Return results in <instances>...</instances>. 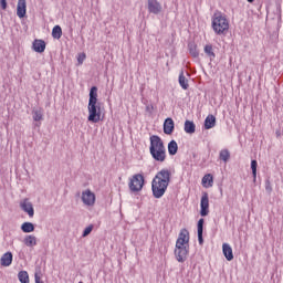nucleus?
Wrapping results in <instances>:
<instances>
[{
  "label": "nucleus",
  "instance_id": "1",
  "mask_svg": "<svg viewBox=\"0 0 283 283\" xmlns=\"http://www.w3.org/2000/svg\"><path fill=\"white\" fill-rule=\"evenodd\" d=\"M169 182H171V171L165 168L158 171L151 181V191L154 198H163L167 192Z\"/></svg>",
  "mask_w": 283,
  "mask_h": 283
},
{
  "label": "nucleus",
  "instance_id": "2",
  "mask_svg": "<svg viewBox=\"0 0 283 283\" xmlns=\"http://www.w3.org/2000/svg\"><path fill=\"white\" fill-rule=\"evenodd\" d=\"M88 117L90 123L101 120V103H98V87L92 86L88 94Z\"/></svg>",
  "mask_w": 283,
  "mask_h": 283
},
{
  "label": "nucleus",
  "instance_id": "3",
  "mask_svg": "<svg viewBox=\"0 0 283 283\" xmlns=\"http://www.w3.org/2000/svg\"><path fill=\"white\" fill-rule=\"evenodd\" d=\"M149 151L154 160L157 163H165L167 158V150L165 148V143L158 135L150 136V147Z\"/></svg>",
  "mask_w": 283,
  "mask_h": 283
},
{
  "label": "nucleus",
  "instance_id": "4",
  "mask_svg": "<svg viewBox=\"0 0 283 283\" xmlns=\"http://www.w3.org/2000/svg\"><path fill=\"white\" fill-rule=\"evenodd\" d=\"M212 30L219 35L229 32V20L227 17L220 12L214 13L212 17Z\"/></svg>",
  "mask_w": 283,
  "mask_h": 283
},
{
  "label": "nucleus",
  "instance_id": "5",
  "mask_svg": "<svg viewBox=\"0 0 283 283\" xmlns=\"http://www.w3.org/2000/svg\"><path fill=\"white\" fill-rule=\"evenodd\" d=\"M128 187L133 193H137L138 191H143V187H145V177L143 174H136L132 177Z\"/></svg>",
  "mask_w": 283,
  "mask_h": 283
},
{
  "label": "nucleus",
  "instance_id": "6",
  "mask_svg": "<svg viewBox=\"0 0 283 283\" xmlns=\"http://www.w3.org/2000/svg\"><path fill=\"white\" fill-rule=\"evenodd\" d=\"M176 260L179 262H186L187 255H189V245H179L175 249Z\"/></svg>",
  "mask_w": 283,
  "mask_h": 283
},
{
  "label": "nucleus",
  "instance_id": "7",
  "mask_svg": "<svg viewBox=\"0 0 283 283\" xmlns=\"http://www.w3.org/2000/svg\"><path fill=\"white\" fill-rule=\"evenodd\" d=\"M20 209L28 213L29 218H34V206L30 202V199H23L20 202Z\"/></svg>",
  "mask_w": 283,
  "mask_h": 283
},
{
  "label": "nucleus",
  "instance_id": "8",
  "mask_svg": "<svg viewBox=\"0 0 283 283\" xmlns=\"http://www.w3.org/2000/svg\"><path fill=\"white\" fill-rule=\"evenodd\" d=\"M176 247H189V230L185 228L180 230Z\"/></svg>",
  "mask_w": 283,
  "mask_h": 283
},
{
  "label": "nucleus",
  "instance_id": "9",
  "mask_svg": "<svg viewBox=\"0 0 283 283\" xmlns=\"http://www.w3.org/2000/svg\"><path fill=\"white\" fill-rule=\"evenodd\" d=\"M200 207H201L200 216H202V218L209 216V193L207 192L202 193Z\"/></svg>",
  "mask_w": 283,
  "mask_h": 283
},
{
  "label": "nucleus",
  "instance_id": "10",
  "mask_svg": "<svg viewBox=\"0 0 283 283\" xmlns=\"http://www.w3.org/2000/svg\"><path fill=\"white\" fill-rule=\"evenodd\" d=\"M82 201L87 207H93L94 202H96V195H94V192L91 190H86L82 193Z\"/></svg>",
  "mask_w": 283,
  "mask_h": 283
},
{
  "label": "nucleus",
  "instance_id": "11",
  "mask_svg": "<svg viewBox=\"0 0 283 283\" xmlns=\"http://www.w3.org/2000/svg\"><path fill=\"white\" fill-rule=\"evenodd\" d=\"M148 11L151 14H160L163 12V6H160L158 0H148Z\"/></svg>",
  "mask_w": 283,
  "mask_h": 283
},
{
  "label": "nucleus",
  "instance_id": "12",
  "mask_svg": "<svg viewBox=\"0 0 283 283\" xmlns=\"http://www.w3.org/2000/svg\"><path fill=\"white\" fill-rule=\"evenodd\" d=\"M174 129H176L174 119L171 117H167L164 122V134L171 136V134H174Z\"/></svg>",
  "mask_w": 283,
  "mask_h": 283
},
{
  "label": "nucleus",
  "instance_id": "13",
  "mask_svg": "<svg viewBox=\"0 0 283 283\" xmlns=\"http://www.w3.org/2000/svg\"><path fill=\"white\" fill-rule=\"evenodd\" d=\"M28 6L25 0H18V7H17V15L19 19H23L28 12L27 10Z\"/></svg>",
  "mask_w": 283,
  "mask_h": 283
},
{
  "label": "nucleus",
  "instance_id": "14",
  "mask_svg": "<svg viewBox=\"0 0 283 283\" xmlns=\"http://www.w3.org/2000/svg\"><path fill=\"white\" fill-rule=\"evenodd\" d=\"M32 50L38 54H43L45 52V41L35 39L32 43Z\"/></svg>",
  "mask_w": 283,
  "mask_h": 283
},
{
  "label": "nucleus",
  "instance_id": "15",
  "mask_svg": "<svg viewBox=\"0 0 283 283\" xmlns=\"http://www.w3.org/2000/svg\"><path fill=\"white\" fill-rule=\"evenodd\" d=\"M203 231H205V219H199L197 223V234H198L199 244H205V239L202 238Z\"/></svg>",
  "mask_w": 283,
  "mask_h": 283
},
{
  "label": "nucleus",
  "instance_id": "16",
  "mask_svg": "<svg viewBox=\"0 0 283 283\" xmlns=\"http://www.w3.org/2000/svg\"><path fill=\"white\" fill-rule=\"evenodd\" d=\"M188 51H189V54L192 56V59H198V56H200L198 44H196V42L193 41L188 43Z\"/></svg>",
  "mask_w": 283,
  "mask_h": 283
},
{
  "label": "nucleus",
  "instance_id": "17",
  "mask_svg": "<svg viewBox=\"0 0 283 283\" xmlns=\"http://www.w3.org/2000/svg\"><path fill=\"white\" fill-rule=\"evenodd\" d=\"M222 251L226 260H228V262H231V260H233V249L231 248V245H229V243H223Z\"/></svg>",
  "mask_w": 283,
  "mask_h": 283
},
{
  "label": "nucleus",
  "instance_id": "18",
  "mask_svg": "<svg viewBox=\"0 0 283 283\" xmlns=\"http://www.w3.org/2000/svg\"><path fill=\"white\" fill-rule=\"evenodd\" d=\"M13 255L12 252L4 253L0 259L1 266H10L12 264Z\"/></svg>",
  "mask_w": 283,
  "mask_h": 283
},
{
  "label": "nucleus",
  "instance_id": "19",
  "mask_svg": "<svg viewBox=\"0 0 283 283\" xmlns=\"http://www.w3.org/2000/svg\"><path fill=\"white\" fill-rule=\"evenodd\" d=\"M216 127V116L208 115L205 119V129H213Z\"/></svg>",
  "mask_w": 283,
  "mask_h": 283
},
{
  "label": "nucleus",
  "instance_id": "20",
  "mask_svg": "<svg viewBox=\"0 0 283 283\" xmlns=\"http://www.w3.org/2000/svg\"><path fill=\"white\" fill-rule=\"evenodd\" d=\"M184 129L186 134H196V124L189 119L185 122Z\"/></svg>",
  "mask_w": 283,
  "mask_h": 283
},
{
  "label": "nucleus",
  "instance_id": "21",
  "mask_svg": "<svg viewBox=\"0 0 283 283\" xmlns=\"http://www.w3.org/2000/svg\"><path fill=\"white\" fill-rule=\"evenodd\" d=\"M179 85L182 90H189V80L185 76V71H181L179 74Z\"/></svg>",
  "mask_w": 283,
  "mask_h": 283
},
{
  "label": "nucleus",
  "instance_id": "22",
  "mask_svg": "<svg viewBox=\"0 0 283 283\" xmlns=\"http://www.w3.org/2000/svg\"><path fill=\"white\" fill-rule=\"evenodd\" d=\"M219 159L223 163H229V160H231V153L229 149H221L219 153Z\"/></svg>",
  "mask_w": 283,
  "mask_h": 283
},
{
  "label": "nucleus",
  "instance_id": "23",
  "mask_svg": "<svg viewBox=\"0 0 283 283\" xmlns=\"http://www.w3.org/2000/svg\"><path fill=\"white\" fill-rule=\"evenodd\" d=\"M203 52L205 54H207V56H209L210 61H213V59H216V53L213 52V45L206 44L203 48Z\"/></svg>",
  "mask_w": 283,
  "mask_h": 283
},
{
  "label": "nucleus",
  "instance_id": "24",
  "mask_svg": "<svg viewBox=\"0 0 283 283\" xmlns=\"http://www.w3.org/2000/svg\"><path fill=\"white\" fill-rule=\"evenodd\" d=\"M168 153L170 156H176L178 154V143H176V140L169 142Z\"/></svg>",
  "mask_w": 283,
  "mask_h": 283
},
{
  "label": "nucleus",
  "instance_id": "25",
  "mask_svg": "<svg viewBox=\"0 0 283 283\" xmlns=\"http://www.w3.org/2000/svg\"><path fill=\"white\" fill-rule=\"evenodd\" d=\"M25 247H36V237L29 234L23 240Z\"/></svg>",
  "mask_w": 283,
  "mask_h": 283
},
{
  "label": "nucleus",
  "instance_id": "26",
  "mask_svg": "<svg viewBox=\"0 0 283 283\" xmlns=\"http://www.w3.org/2000/svg\"><path fill=\"white\" fill-rule=\"evenodd\" d=\"M21 231H23V233H32L34 231V223L32 222L22 223Z\"/></svg>",
  "mask_w": 283,
  "mask_h": 283
},
{
  "label": "nucleus",
  "instance_id": "27",
  "mask_svg": "<svg viewBox=\"0 0 283 283\" xmlns=\"http://www.w3.org/2000/svg\"><path fill=\"white\" fill-rule=\"evenodd\" d=\"M18 279L21 283H30V275L27 271H20L18 273Z\"/></svg>",
  "mask_w": 283,
  "mask_h": 283
},
{
  "label": "nucleus",
  "instance_id": "28",
  "mask_svg": "<svg viewBox=\"0 0 283 283\" xmlns=\"http://www.w3.org/2000/svg\"><path fill=\"white\" fill-rule=\"evenodd\" d=\"M52 36L53 39H61V36H63V29H61V25H55L53 28Z\"/></svg>",
  "mask_w": 283,
  "mask_h": 283
},
{
  "label": "nucleus",
  "instance_id": "29",
  "mask_svg": "<svg viewBox=\"0 0 283 283\" xmlns=\"http://www.w3.org/2000/svg\"><path fill=\"white\" fill-rule=\"evenodd\" d=\"M32 114H33V120L35 123H39V120H43V111L41 108L40 109H33Z\"/></svg>",
  "mask_w": 283,
  "mask_h": 283
},
{
  "label": "nucleus",
  "instance_id": "30",
  "mask_svg": "<svg viewBox=\"0 0 283 283\" xmlns=\"http://www.w3.org/2000/svg\"><path fill=\"white\" fill-rule=\"evenodd\" d=\"M251 169H252L253 182H255V180H258V160L253 159L251 161Z\"/></svg>",
  "mask_w": 283,
  "mask_h": 283
},
{
  "label": "nucleus",
  "instance_id": "31",
  "mask_svg": "<svg viewBox=\"0 0 283 283\" xmlns=\"http://www.w3.org/2000/svg\"><path fill=\"white\" fill-rule=\"evenodd\" d=\"M201 182L202 185H207L208 182V187H213V176L211 174L203 176Z\"/></svg>",
  "mask_w": 283,
  "mask_h": 283
},
{
  "label": "nucleus",
  "instance_id": "32",
  "mask_svg": "<svg viewBox=\"0 0 283 283\" xmlns=\"http://www.w3.org/2000/svg\"><path fill=\"white\" fill-rule=\"evenodd\" d=\"M92 231H94V224H90L88 227H86L82 233V238H87V235H90V233H92Z\"/></svg>",
  "mask_w": 283,
  "mask_h": 283
},
{
  "label": "nucleus",
  "instance_id": "33",
  "mask_svg": "<svg viewBox=\"0 0 283 283\" xmlns=\"http://www.w3.org/2000/svg\"><path fill=\"white\" fill-rule=\"evenodd\" d=\"M265 191L269 195H271L273 191V187L271 186V180H269V179L265 180Z\"/></svg>",
  "mask_w": 283,
  "mask_h": 283
},
{
  "label": "nucleus",
  "instance_id": "34",
  "mask_svg": "<svg viewBox=\"0 0 283 283\" xmlns=\"http://www.w3.org/2000/svg\"><path fill=\"white\" fill-rule=\"evenodd\" d=\"M0 6H1L2 10H7L8 9V1L7 0H0Z\"/></svg>",
  "mask_w": 283,
  "mask_h": 283
},
{
  "label": "nucleus",
  "instance_id": "35",
  "mask_svg": "<svg viewBox=\"0 0 283 283\" xmlns=\"http://www.w3.org/2000/svg\"><path fill=\"white\" fill-rule=\"evenodd\" d=\"M34 280H35V283H43V281H41V275H39V273L34 274Z\"/></svg>",
  "mask_w": 283,
  "mask_h": 283
},
{
  "label": "nucleus",
  "instance_id": "36",
  "mask_svg": "<svg viewBox=\"0 0 283 283\" xmlns=\"http://www.w3.org/2000/svg\"><path fill=\"white\" fill-rule=\"evenodd\" d=\"M154 109V106L149 107V106H146V112H151Z\"/></svg>",
  "mask_w": 283,
  "mask_h": 283
},
{
  "label": "nucleus",
  "instance_id": "37",
  "mask_svg": "<svg viewBox=\"0 0 283 283\" xmlns=\"http://www.w3.org/2000/svg\"><path fill=\"white\" fill-rule=\"evenodd\" d=\"M248 3H253V0H248Z\"/></svg>",
  "mask_w": 283,
  "mask_h": 283
},
{
  "label": "nucleus",
  "instance_id": "38",
  "mask_svg": "<svg viewBox=\"0 0 283 283\" xmlns=\"http://www.w3.org/2000/svg\"><path fill=\"white\" fill-rule=\"evenodd\" d=\"M81 61H83V57H80V59H78V62H80V63H81Z\"/></svg>",
  "mask_w": 283,
  "mask_h": 283
},
{
  "label": "nucleus",
  "instance_id": "39",
  "mask_svg": "<svg viewBox=\"0 0 283 283\" xmlns=\"http://www.w3.org/2000/svg\"><path fill=\"white\" fill-rule=\"evenodd\" d=\"M81 61H83V57H80V59H78V62H80V63H81Z\"/></svg>",
  "mask_w": 283,
  "mask_h": 283
}]
</instances>
